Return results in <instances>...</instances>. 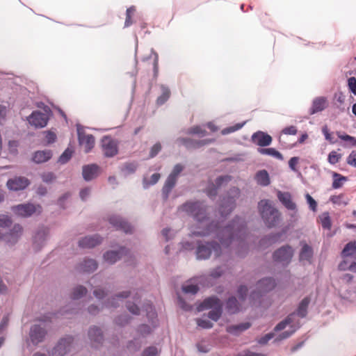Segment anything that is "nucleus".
Masks as SVG:
<instances>
[{
    "mask_svg": "<svg viewBox=\"0 0 356 356\" xmlns=\"http://www.w3.org/2000/svg\"><path fill=\"white\" fill-rule=\"evenodd\" d=\"M198 311H204L211 309L207 317L216 322L218 321L223 312V305L222 301L216 296H212L205 298L197 307Z\"/></svg>",
    "mask_w": 356,
    "mask_h": 356,
    "instance_id": "f03ea898",
    "label": "nucleus"
},
{
    "mask_svg": "<svg viewBox=\"0 0 356 356\" xmlns=\"http://www.w3.org/2000/svg\"><path fill=\"white\" fill-rule=\"evenodd\" d=\"M135 11H136V9L133 6L127 9L126 19H125V22H124L125 27H129L133 24L132 17H133Z\"/></svg>",
    "mask_w": 356,
    "mask_h": 356,
    "instance_id": "a18cd8bd",
    "label": "nucleus"
},
{
    "mask_svg": "<svg viewBox=\"0 0 356 356\" xmlns=\"http://www.w3.org/2000/svg\"><path fill=\"white\" fill-rule=\"evenodd\" d=\"M277 198L287 209L296 210V204L292 200L291 195L289 192L278 191Z\"/></svg>",
    "mask_w": 356,
    "mask_h": 356,
    "instance_id": "b1692460",
    "label": "nucleus"
},
{
    "mask_svg": "<svg viewBox=\"0 0 356 356\" xmlns=\"http://www.w3.org/2000/svg\"><path fill=\"white\" fill-rule=\"evenodd\" d=\"M282 134L286 135H296L298 132L297 128L295 126H290L285 127L282 130Z\"/></svg>",
    "mask_w": 356,
    "mask_h": 356,
    "instance_id": "338daca9",
    "label": "nucleus"
},
{
    "mask_svg": "<svg viewBox=\"0 0 356 356\" xmlns=\"http://www.w3.org/2000/svg\"><path fill=\"white\" fill-rule=\"evenodd\" d=\"M268 291H251L250 293H248L246 300L251 307H262L264 306V300L266 292Z\"/></svg>",
    "mask_w": 356,
    "mask_h": 356,
    "instance_id": "f3484780",
    "label": "nucleus"
},
{
    "mask_svg": "<svg viewBox=\"0 0 356 356\" xmlns=\"http://www.w3.org/2000/svg\"><path fill=\"white\" fill-rule=\"evenodd\" d=\"M276 286L274 279L266 277L260 280L257 284V289H273Z\"/></svg>",
    "mask_w": 356,
    "mask_h": 356,
    "instance_id": "72a5a7b5",
    "label": "nucleus"
},
{
    "mask_svg": "<svg viewBox=\"0 0 356 356\" xmlns=\"http://www.w3.org/2000/svg\"><path fill=\"white\" fill-rule=\"evenodd\" d=\"M255 179L258 184L266 186L270 184V178L266 170L259 171L255 175Z\"/></svg>",
    "mask_w": 356,
    "mask_h": 356,
    "instance_id": "c9c22d12",
    "label": "nucleus"
},
{
    "mask_svg": "<svg viewBox=\"0 0 356 356\" xmlns=\"http://www.w3.org/2000/svg\"><path fill=\"white\" fill-rule=\"evenodd\" d=\"M248 291H237L238 298L231 296L225 302V310L226 312L232 315L238 313L241 310V303H243L247 298Z\"/></svg>",
    "mask_w": 356,
    "mask_h": 356,
    "instance_id": "423d86ee",
    "label": "nucleus"
},
{
    "mask_svg": "<svg viewBox=\"0 0 356 356\" xmlns=\"http://www.w3.org/2000/svg\"><path fill=\"white\" fill-rule=\"evenodd\" d=\"M99 167L95 164L87 165L83 167V177L85 180L90 181L97 175Z\"/></svg>",
    "mask_w": 356,
    "mask_h": 356,
    "instance_id": "7c9ffc66",
    "label": "nucleus"
},
{
    "mask_svg": "<svg viewBox=\"0 0 356 356\" xmlns=\"http://www.w3.org/2000/svg\"><path fill=\"white\" fill-rule=\"evenodd\" d=\"M12 223V221L8 216L0 215V227H9Z\"/></svg>",
    "mask_w": 356,
    "mask_h": 356,
    "instance_id": "680f3d73",
    "label": "nucleus"
},
{
    "mask_svg": "<svg viewBox=\"0 0 356 356\" xmlns=\"http://www.w3.org/2000/svg\"><path fill=\"white\" fill-rule=\"evenodd\" d=\"M341 159V154H339L336 151H332L328 155L327 160L330 164L334 165V164H336L337 163H338Z\"/></svg>",
    "mask_w": 356,
    "mask_h": 356,
    "instance_id": "8fccbe9b",
    "label": "nucleus"
},
{
    "mask_svg": "<svg viewBox=\"0 0 356 356\" xmlns=\"http://www.w3.org/2000/svg\"><path fill=\"white\" fill-rule=\"evenodd\" d=\"M18 142L16 140H10L8 142V150L12 154L16 155L17 154Z\"/></svg>",
    "mask_w": 356,
    "mask_h": 356,
    "instance_id": "052dcab7",
    "label": "nucleus"
},
{
    "mask_svg": "<svg viewBox=\"0 0 356 356\" xmlns=\"http://www.w3.org/2000/svg\"><path fill=\"white\" fill-rule=\"evenodd\" d=\"M131 318L127 314H122L115 317V323L120 327H124L129 323Z\"/></svg>",
    "mask_w": 356,
    "mask_h": 356,
    "instance_id": "a19ab883",
    "label": "nucleus"
},
{
    "mask_svg": "<svg viewBox=\"0 0 356 356\" xmlns=\"http://www.w3.org/2000/svg\"><path fill=\"white\" fill-rule=\"evenodd\" d=\"M289 326V330L281 332L277 336L275 341L276 342L281 341L290 337L300 327L298 321L294 319V314H289L282 321L278 323L273 329L274 332H280Z\"/></svg>",
    "mask_w": 356,
    "mask_h": 356,
    "instance_id": "7ed1b4c3",
    "label": "nucleus"
},
{
    "mask_svg": "<svg viewBox=\"0 0 356 356\" xmlns=\"http://www.w3.org/2000/svg\"><path fill=\"white\" fill-rule=\"evenodd\" d=\"M102 152L105 156L113 157L118 152L117 142L110 136H104L101 141Z\"/></svg>",
    "mask_w": 356,
    "mask_h": 356,
    "instance_id": "ddd939ff",
    "label": "nucleus"
},
{
    "mask_svg": "<svg viewBox=\"0 0 356 356\" xmlns=\"http://www.w3.org/2000/svg\"><path fill=\"white\" fill-rule=\"evenodd\" d=\"M258 152L261 154H267L279 159H282V155L274 148H259Z\"/></svg>",
    "mask_w": 356,
    "mask_h": 356,
    "instance_id": "79ce46f5",
    "label": "nucleus"
},
{
    "mask_svg": "<svg viewBox=\"0 0 356 356\" xmlns=\"http://www.w3.org/2000/svg\"><path fill=\"white\" fill-rule=\"evenodd\" d=\"M319 219L323 229H330L331 228V220L329 213L327 212L323 213L320 216Z\"/></svg>",
    "mask_w": 356,
    "mask_h": 356,
    "instance_id": "37998d69",
    "label": "nucleus"
},
{
    "mask_svg": "<svg viewBox=\"0 0 356 356\" xmlns=\"http://www.w3.org/2000/svg\"><path fill=\"white\" fill-rule=\"evenodd\" d=\"M259 210L266 225L273 227L277 222L280 213L274 208L269 200H262L259 202Z\"/></svg>",
    "mask_w": 356,
    "mask_h": 356,
    "instance_id": "20e7f679",
    "label": "nucleus"
},
{
    "mask_svg": "<svg viewBox=\"0 0 356 356\" xmlns=\"http://www.w3.org/2000/svg\"><path fill=\"white\" fill-rule=\"evenodd\" d=\"M127 250L125 248H121L119 251H108L104 254V259L108 264H113L118 261L123 254H126Z\"/></svg>",
    "mask_w": 356,
    "mask_h": 356,
    "instance_id": "cd10ccee",
    "label": "nucleus"
},
{
    "mask_svg": "<svg viewBox=\"0 0 356 356\" xmlns=\"http://www.w3.org/2000/svg\"><path fill=\"white\" fill-rule=\"evenodd\" d=\"M179 209L193 216L199 222L200 227L204 225H207V227L204 230L193 232L194 235L207 236L214 232L222 245L225 247L231 244L235 238L243 240L245 237L246 228L243 221L239 218H236L231 224L226 227H221L213 222L207 225L208 219L206 218V209L201 202H188L181 206Z\"/></svg>",
    "mask_w": 356,
    "mask_h": 356,
    "instance_id": "f257e3e1",
    "label": "nucleus"
},
{
    "mask_svg": "<svg viewBox=\"0 0 356 356\" xmlns=\"http://www.w3.org/2000/svg\"><path fill=\"white\" fill-rule=\"evenodd\" d=\"M88 338L95 348H98L104 341L102 330L97 326H91L88 332Z\"/></svg>",
    "mask_w": 356,
    "mask_h": 356,
    "instance_id": "2eb2a0df",
    "label": "nucleus"
},
{
    "mask_svg": "<svg viewBox=\"0 0 356 356\" xmlns=\"http://www.w3.org/2000/svg\"><path fill=\"white\" fill-rule=\"evenodd\" d=\"M47 235V232L46 229H42L38 232V233L34 236V244L40 241H44L46 236Z\"/></svg>",
    "mask_w": 356,
    "mask_h": 356,
    "instance_id": "4d7b16f0",
    "label": "nucleus"
},
{
    "mask_svg": "<svg viewBox=\"0 0 356 356\" xmlns=\"http://www.w3.org/2000/svg\"><path fill=\"white\" fill-rule=\"evenodd\" d=\"M79 145L84 148V152L88 153L95 146V139L92 134H86L83 132H78Z\"/></svg>",
    "mask_w": 356,
    "mask_h": 356,
    "instance_id": "aec40b11",
    "label": "nucleus"
},
{
    "mask_svg": "<svg viewBox=\"0 0 356 356\" xmlns=\"http://www.w3.org/2000/svg\"><path fill=\"white\" fill-rule=\"evenodd\" d=\"M245 124V122L236 124L235 125H234L232 127H229L226 129H224L222 131V134H228L234 132V131H238L240 129H241Z\"/></svg>",
    "mask_w": 356,
    "mask_h": 356,
    "instance_id": "5fc2aeb1",
    "label": "nucleus"
},
{
    "mask_svg": "<svg viewBox=\"0 0 356 356\" xmlns=\"http://www.w3.org/2000/svg\"><path fill=\"white\" fill-rule=\"evenodd\" d=\"M143 342L139 337H136L127 343V348L131 352H137L142 347Z\"/></svg>",
    "mask_w": 356,
    "mask_h": 356,
    "instance_id": "e433bc0d",
    "label": "nucleus"
},
{
    "mask_svg": "<svg viewBox=\"0 0 356 356\" xmlns=\"http://www.w3.org/2000/svg\"><path fill=\"white\" fill-rule=\"evenodd\" d=\"M52 156L51 150L36 151L33 156V161L36 163H42L49 161Z\"/></svg>",
    "mask_w": 356,
    "mask_h": 356,
    "instance_id": "2f4dec72",
    "label": "nucleus"
},
{
    "mask_svg": "<svg viewBox=\"0 0 356 356\" xmlns=\"http://www.w3.org/2000/svg\"><path fill=\"white\" fill-rule=\"evenodd\" d=\"M22 230L21 225H15L9 234L6 236V242L10 245L15 243L22 235Z\"/></svg>",
    "mask_w": 356,
    "mask_h": 356,
    "instance_id": "c756f323",
    "label": "nucleus"
},
{
    "mask_svg": "<svg viewBox=\"0 0 356 356\" xmlns=\"http://www.w3.org/2000/svg\"><path fill=\"white\" fill-rule=\"evenodd\" d=\"M29 122L36 128L44 127L48 122L47 116L40 111H33L28 118Z\"/></svg>",
    "mask_w": 356,
    "mask_h": 356,
    "instance_id": "6ab92c4d",
    "label": "nucleus"
},
{
    "mask_svg": "<svg viewBox=\"0 0 356 356\" xmlns=\"http://www.w3.org/2000/svg\"><path fill=\"white\" fill-rule=\"evenodd\" d=\"M178 140L187 149H198L213 142V139L194 140L189 138H181Z\"/></svg>",
    "mask_w": 356,
    "mask_h": 356,
    "instance_id": "a211bd4d",
    "label": "nucleus"
},
{
    "mask_svg": "<svg viewBox=\"0 0 356 356\" xmlns=\"http://www.w3.org/2000/svg\"><path fill=\"white\" fill-rule=\"evenodd\" d=\"M177 178L170 175H169V176L168 177L163 188V193L165 195V198L168 197L169 193L175 186L177 182Z\"/></svg>",
    "mask_w": 356,
    "mask_h": 356,
    "instance_id": "4c0bfd02",
    "label": "nucleus"
},
{
    "mask_svg": "<svg viewBox=\"0 0 356 356\" xmlns=\"http://www.w3.org/2000/svg\"><path fill=\"white\" fill-rule=\"evenodd\" d=\"M41 177L42 181L46 183H51L56 179L54 173L50 172L43 173Z\"/></svg>",
    "mask_w": 356,
    "mask_h": 356,
    "instance_id": "0e129e2a",
    "label": "nucleus"
},
{
    "mask_svg": "<svg viewBox=\"0 0 356 356\" xmlns=\"http://www.w3.org/2000/svg\"><path fill=\"white\" fill-rule=\"evenodd\" d=\"M275 334L273 332H268L261 337L259 340L258 343L261 345L266 344L270 339L274 338Z\"/></svg>",
    "mask_w": 356,
    "mask_h": 356,
    "instance_id": "bf43d9fd",
    "label": "nucleus"
},
{
    "mask_svg": "<svg viewBox=\"0 0 356 356\" xmlns=\"http://www.w3.org/2000/svg\"><path fill=\"white\" fill-rule=\"evenodd\" d=\"M161 145L160 143H156L152 146L149 152V158H154L161 151Z\"/></svg>",
    "mask_w": 356,
    "mask_h": 356,
    "instance_id": "69168bd1",
    "label": "nucleus"
},
{
    "mask_svg": "<svg viewBox=\"0 0 356 356\" xmlns=\"http://www.w3.org/2000/svg\"><path fill=\"white\" fill-rule=\"evenodd\" d=\"M97 261L92 259H84L78 266V270L84 273H92L97 268Z\"/></svg>",
    "mask_w": 356,
    "mask_h": 356,
    "instance_id": "c85d7f7f",
    "label": "nucleus"
},
{
    "mask_svg": "<svg viewBox=\"0 0 356 356\" xmlns=\"http://www.w3.org/2000/svg\"><path fill=\"white\" fill-rule=\"evenodd\" d=\"M318 296H319L318 291H316L315 293H312L309 296L305 297L298 304L296 310L290 314H294L295 320L296 316H298L301 318H305L307 315V309L309 304L313 299L316 298Z\"/></svg>",
    "mask_w": 356,
    "mask_h": 356,
    "instance_id": "9b49d317",
    "label": "nucleus"
},
{
    "mask_svg": "<svg viewBox=\"0 0 356 356\" xmlns=\"http://www.w3.org/2000/svg\"><path fill=\"white\" fill-rule=\"evenodd\" d=\"M137 168V164L135 163H127L123 165L122 170L128 172L133 173Z\"/></svg>",
    "mask_w": 356,
    "mask_h": 356,
    "instance_id": "13d9d810",
    "label": "nucleus"
},
{
    "mask_svg": "<svg viewBox=\"0 0 356 356\" xmlns=\"http://www.w3.org/2000/svg\"><path fill=\"white\" fill-rule=\"evenodd\" d=\"M252 142L260 147L269 145L272 142V137L261 131L254 133L251 138Z\"/></svg>",
    "mask_w": 356,
    "mask_h": 356,
    "instance_id": "412c9836",
    "label": "nucleus"
},
{
    "mask_svg": "<svg viewBox=\"0 0 356 356\" xmlns=\"http://www.w3.org/2000/svg\"><path fill=\"white\" fill-rule=\"evenodd\" d=\"M72 150L67 148L64 152L60 156L58 159V162L64 164L66 163L72 157Z\"/></svg>",
    "mask_w": 356,
    "mask_h": 356,
    "instance_id": "de8ad7c7",
    "label": "nucleus"
},
{
    "mask_svg": "<svg viewBox=\"0 0 356 356\" xmlns=\"http://www.w3.org/2000/svg\"><path fill=\"white\" fill-rule=\"evenodd\" d=\"M238 356H266L265 354L259 353H254L252 351H250L249 350H246L243 351L242 353H240L238 354Z\"/></svg>",
    "mask_w": 356,
    "mask_h": 356,
    "instance_id": "774afa93",
    "label": "nucleus"
},
{
    "mask_svg": "<svg viewBox=\"0 0 356 356\" xmlns=\"http://www.w3.org/2000/svg\"><path fill=\"white\" fill-rule=\"evenodd\" d=\"M240 195V191L237 188H232L230 189V195L224 198L220 205V212L222 216H225L229 214L235 207V200L238 198Z\"/></svg>",
    "mask_w": 356,
    "mask_h": 356,
    "instance_id": "1a4fd4ad",
    "label": "nucleus"
},
{
    "mask_svg": "<svg viewBox=\"0 0 356 356\" xmlns=\"http://www.w3.org/2000/svg\"><path fill=\"white\" fill-rule=\"evenodd\" d=\"M170 92L168 88H163L162 94L156 99V103L159 105L164 104L170 97Z\"/></svg>",
    "mask_w": 356,
    "mask_h": 356,
    "instance_id": "49530a36",
    "label": "nucleus"
},
{
    "mask_svg": "<svg viewBox=\"0 0 356 356\" xmlns=\"http://www.w3.org/2000/svg\"><path fill=\"white\" fill-rule=\"evenodd\" d=\"M305 197L310 209L312 210L313 211H316L317 208V203L315 201V200L308 193L306 194Z\"/></svg>",
    "mask_w": 356,
    "mask_h": 356,
    "instance_id": "e2e57ef3",
    "label": "nucleus"
},
{
    "mask_svg": "<svg viewBox=\"0 0 356 356\" xmlns=\"http://www.w3.org/2000/svg\"><path fill=\"white\" fill-rule=\"evenodd\" d=\"M109 222L117 229L122 230L125 233H131L132 231L131 225L120 216H111L109 218Z\"/></svg>",
    "mask_w": 356,
    "mask_h": 356,
    "instance_id": "4be33fe9",
    "label": "nucleus"
},
{
    "mask_svg": "<svg viewBox=\"0 0 356 356\" xmlns=\"http://www.w3.org/2000/svg\"><path fill=\"white\" fill-rule=\"evenodd\" d=\"M293 254V250L291 247L283 246L274 252L273 259L276 261L288 264L291 260Z\"/></svg>",
    "mask_w": 356,
    "mask_h": 356,
    "instance_id": "4468645a",
    "label": "nucleus"
},
{
    "mask_svg": "<svg viewBox=\"0 0 356 356\" xmlns=\"http://www.w3.org/2000/svg\"><path fill=\"white\" fill-rule=\"evenodd\" d=\"M30 184L29 180L24 177H15L8 180L6 186L10 191H20L26 188Z\"/></svg>",
    "mask_w": 356,
    "mask_h": 356,
    "instance_id": "dca6fc26",
    "label": "nucleus"
},
{
    "mask_svg": "<svg viewBox=\"0 0 356 356\" xmlns=\"http://www.w3.org/2000/svg\"><path fill=\"white\" fill-rule=\"evenodd\" d=\"M47 334V331L44 326L40 324H34L30 327L29 339L27 343L30 341L33 346H38L44 340Z\"/></svg>",
    "mask_w": 356,
    "mask_h": 356,
    "instance_id": "9d476101",
    "label": "nucleus"
},
{
    "mask_svg": "<svg viewBox=\"0 0 356 356\" xmlns=\"http://www.w3.org/2000/svg\"><path fill=\"white\" fill-rule=\"evenodd\" d=\"M250 327L251 323L250 322H243L236 325H229L227 327L226 330L230 334L237 337Z\"/></svg>",
    "mask_w": 356,
    "mask_h": 356,
    "instance_id": "a878e982",
    "label": "nucleus"
},
{
    "mask_svg": "<svg viewBox=\"0 0 356 356\" xmlns=\"http://www.w3.org/2000/svg\"><path fill=\"white\" fill-rule=\"evenodd\" d=\"M337 136L339 138L346 141L348 147H353L356 145V139L354 137L340 132H337Z\"/></svg>",
    "mask_w": 356,
    "mask_h": 356,
    "instance_id": "c03bdc74",
    "label": "nucleus"
},
{
    "mask_svg": "<svg viewBox=\"0 0 356 356\" xmlns=\"http://www.w3.org/2000/svg\"><path fill=\"white\" fill-rule=\"evenodd\" d=\"M161 350L156 346H149L145 348L141 356H160Z\"/></svg>",
    "mask_w": 356,
    "mask_h": 356,
    "instance_id": "58836bf2",
    "label": "nucleus"
},
{
    "mask_svg": "<svg viewBox=\"0 0 356 356\" xmlns=\"http://www.w3.org/2000/svg\"><path fill=\"white\" fill-rule=\"evenodd\" d=\"M177 301L179 306L185 311H190L192 309V307L190 304L187 303L177 293Z\"/></svg>",
    "mask_w": 356,
    "mask_h": 356,
    "instance_id": "6e6d98bb",
    "label": "nucleus"
},
{
    "mask_svg": "<svg viewBox=\"0 0 356 356\" xmlns=\"http://www.w3.org/2000/svg\"><path fill=\"white\" fill-rule=\"evenodd\" d=\"M313 254L312 249L310 246L307 244H305L301 250L300 253V259L301 261L306 260L309 261Z\"/></svg>",
    "mask_w": 356,
    "mask_h": 356,
    "instance_id": "ea45409f",
    "label": "nucleus"
},
{
    "mask_svg": "<svg viewBox=\"0 0 356 356\" xmlns=\"http://www.w3.org/2000/svg\"><path fill=\"white\" fill-rule=\"evenodd\" d=\"M144 308L146 311V316L149 323H151L152 327H156L158 325L157 313L153 304L149 301L145 304Z\"/></svg>",
    "mask_w": 356,
    "mask_h": 356,
    "instance_id": "393cba45",
    "label": "nucleus"
},
{
    "mask_svg": "<svg viewBox=\"0 0 356 356\" xmlns=\"http://www.w3.org/2000/svg\"><path fill=\"white\" fill-rule=\"evenodd\" d=\"M74 341L70 335L61 338L51 350V356H65L71 350Z\"/></svg>",
    "mask_w": 356,
    "mask_h": 356,
    "instance_id": "0eeeda50",
    "label": "nucleus"
},
{
    "mask_svg": "<svg viewBox=\"0 0 356 356\" xmlns=\"http://www.w3.org/2000/svg\"><path fill=\"white\" fill-rule=\"evenodd\" d=\"M327 102L324 97H318L313 101L309 113L311 115L322 111L326 108Z\"/></svg>",
    "mask_w": 356,
    "mask_h": 356,
    "instance_id": "473e14b6",
    "label": "nucleus"
},
{
    "mask_svg": "<svg viewBox=\"0 0 356 356\" xmlns=\"http://www.w3.org/2000/svg\"><path fill=\"white\" fill-rule=\"evenodd\" d=\"M196 321H197V325L204 329H210V328H212L213 326V323H211L208 319L197 318Z\"/></svg>",
    "mask_w": 356,
    "mask_h": 356,
    "instance_id": "3c124183",
    "label": "nucleus"
},
{
    "mask_svg": "<svg viewBox=\"0 0 356 356\" xmlns=\"http://www.w3.org/2000/svg\"><path fill=\"white\" fill-rule=\"evenodd\" d=\"M12 211L17 216L21 217L31 216L35 212H40L41 207L39 205L33 204H18L12 207Z\"/></svg>",
    "mask_w": 356,
    "mask_h": 356,
    "instance_id": "f8f14e48",
    "label": "nucleus"
},
{
    "mask_svg": "<svg viewBox=\"0 0 356 356\" xmlns=\"http://www.w3.org/2000/svg\"><path fill=\"white\" fill-rule=\"evenodd\" d=\"M356 253V242L348 243L343 248L341 254L343 259V261L339 265L341 270H354L356 265V258L354 254Z\"/></svg>",
    "mask_w": 356,
    "mask_h": 356,
    "instance_id": "39448f33",
    "label": "nucleus"
},
{
    "mask_svg": "<svg viewBox=\"0 0 356 356\" xmlns=\"http://www.w3.org/2000/svg\"><path fill=\"white\" fill-rule=\"evenodd\" d=\"M126 307L134 315H138L140 314V308L137 304L130 301L127 302Z\"/></svg>",
    "mask_w": 356,
    "mask_h": 356,
    "instance_id": "603ef678",
    "label": "nucleus"
},
{
    "mask_svg": "<svg viewBox=\"0 0 356 356\" xmlns=\"http://www.w3.org/2000/svg\"><path fill=\"white\" fill-rule=\"evenodd\" d=\"M102 242V238L98 235L86 236L79 242V245L84 248H92L99 245Z\"/></svg>",
    "mask_w": 356,
    "mask_h": 356,
    "instance_id": "bb28decb",
    "label": "nucleus"
},
{
    "mask_svg": "<svg viewBox=\"0 0 356 356\" xmlns=\"http://www.w3.org/2000/svg\"><path fill=\"white\" fill-rule=\"evenodd\" d=\"M188 133L190 134H197L201 136H204L207 134V131L200 126H195L190 128Z\"/></svg>",
    "mask_w": 356,
    "mask_h": 356,
    "instance_id": "864d4df0",
    "label": "nucleus"
},
{
    "mask_svg": "<svg viewBox=\"0 0 356 356\" xmlns=\"http://www.w3.org/2000/svg\"><path fill=\"white\" fill-rule=\"evenodd\" d=\"M213 252L216 257H218L221 254V248L218 243L200 244L198 245L196 251L197 257L198 259H208L211 252Z\"/></svg>",
    "mask_w": 356,
    "mask_h": 356,
    "instance_id": "6e6552de",
    "label": "nucleus"
},
{
    "mask_svg": "<svg viewBox=\"0 0 356 356\" xmlns=\"http://www.w3.org/2000/svg\"><path fill=\"white\" fill-rule=\"evenodd\" d=\"M333 177L334 181L332 183V187L334 188H340L343 184V181L346 180V178L336 172L334 173Z\"/></svg>",
    "mask_w": 356,
    "mask_h": 356,
    "instance_id": "09e8293b",
    "label": "nucleus"
},
{
    "mask_svg": "<svg viewBox=\"0 0 356 356\" xmlns=\"http://www.w3.org/2000/svg\"><path fill=\"white\" fill-rule=\"evenodd\" d=\"M231 180V177L228 175L220 176L216 179V184H212L207 189V194L210 197H215L217 194V190L224 183L227 184Z\"/></svg>",
    "mask_w": 356,
    "mask_h": 356,
    "instance_id": "5701e85b",
    "label": "nucleus"
},
{
    "mask_svg": "<svg viewBox=\"0 0 356 356\" xmlns=\"http://www.w3.org/2000/svg\"><path fill=\"white\" fill-rule=\"evenodd\" d=\"M154 328L147 324H140L136 327V332L139 337L146 338L153 332Z\"/></svg>",
    "mask_w": 356,
    "mask_h": 356,
    "instance_id": "f704fd0d",
    "label": "nucleus"
}]
</instances>
